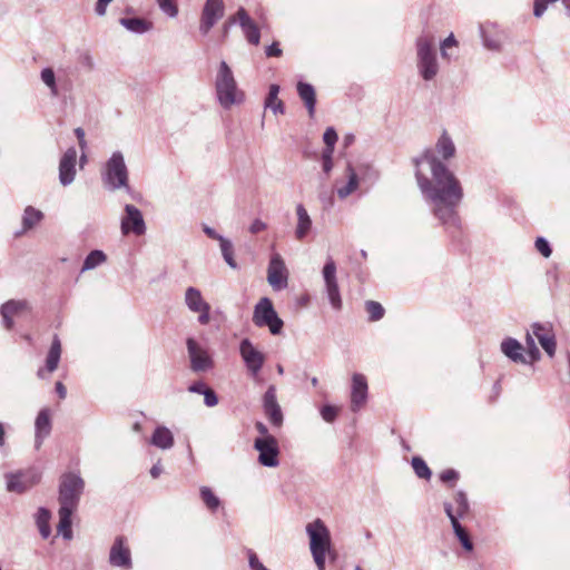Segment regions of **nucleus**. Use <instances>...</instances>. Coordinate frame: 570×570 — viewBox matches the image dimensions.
<instances>
[{"label":"nucleus","instance_id":"nucleus-14","mask_svg":"<svg viewBox=\"0 0 570 570\" xmlns=\"http://www.w3.org/2000/svg\"><path fill=\"white\" fill-rule=\"evenodd\" d=\"M120 228L122 235L135 234L141 236L146 232V224L141 212L134 205L125 206V214L121 217Z\"/></svg>","mask_w":570,"mask_h":570},{"label":"nucleus","instance_id":"nucleus-10","mask_svg":"<svg viewBox=\"0 0 570 570\" xmlns=\"http://www.w3.org/2000/svg\"><path fill=\"white\" fill-rule=\"evenodd\" d=\"M190 368L195 373L207 372L214 367V361L208 351L196 340L189 337L186 341Z\"/></svg>","mask_w":570,"mask_h":570},{"label":"nucleus","instance_id":"nucleus-38","mask_svg":"<svg viewBox=\"0 0 570 570\" xmlns=\"http://www.w3.org/2000/svg\"><path fill=\"white\" fill-rule=\"evenodd\" d=\"M219 246H220L222 255H223L225 262L227 263V265L230 268L236 269L238 267V265L234 258V248H233L232 242L227 238L222 239V242L219 243Z\"/></svg>","mask_w":570,"mask_h":570},{"label":"nucleus","instance_id":"nucleus-8","mask_svg":"<svg viewBox=\"0 0 570 570\" xmlns=\"http://www.w3.org/2000/svg\"><path fill=\"white\" fill-rule=\"evenodd\" d=\"M239 354L248 373L253 377H256L265 364V354L257 350L249 338H243L240 341Z\"/></svg>","mask_w":570,"mask_h":570},{"label":"nucleus","instance_id":"nucleus-13","mask_svg":"<svg viewBox=\"0 0 570 570\" xmlns=\"http://www.w3.org/2000/svg\"><path fill=\"white\" fill-rule=\"evenodd\" d=\"M185 304L193 313H198V322L207 325L210 322V305L203 298L200 291L196 287H187L185 291Z\"/></svg>","mask_w":570,"mask_h":570},{"label":"nucleus","instance_id":"nucleus-12","mask_svg":"<svg viewBox=\"0 0 570 570\" xmlns=\"http://www.w3.org/2000/svg\"><path fill=\"white\" fill-rule=\"evenodd\" d=\"M322 274L330 304L334 309L340 311L342 308V298L336 278V265L332 258H328L325 263Z\"/></svg>","mask_w":570,"mask_h":570},{"label":"nucleus","instance_id":"nucleus-23","mask_svg":"<svg viewBox=\"0 0 570 570\" xmlns=\"http://www.w3.org/2000/svg\"><path fill=\"white\" fill-rule=\"evenodd\" d=\"M60 357L61 343L58 335H55L48 355L46 357V366L38 370L37 376L43 380L47 377V374L55 372L58 368Z\"/></svg>","mask_w":570,"mask_h":570},{"label":"nucleus","instance_id":"nucleus-22","mask_svg":"<svg viewBox=\"0 0 570 570\" xmlns=\"http://www.w3.org/2000/svg\"><path fill=\"white\" fill-rule=\"evenodd\" d=\"M531 330H532V334L539 341V343L542 346V348L544 350V352L550 357H553L556 354L557 343H556L554 334L552 333L551 328L548 326H544L540 323H534L531 325Z\"/></svg>","mask_w":570,"mask_h":570},{"label":"nucleus","instance_id":"nucleus-54","mask_svg":"<svg viewBox=\"0 0 570 570\" xmlns=\"http://www.w3.org/2000/svg\"><path fill=\"white\" fill-rule=\"evenodd\" d=\"M204 403L208 407H213L218 404V397L215 392L208 387V390L204 393Z\"/></svg>","mask_w":570,"mask_h":570},{"label":"nucleus","instance_id":"nucleus-56","mask_svg":"<svg viewBox=\"0 0 570 570\" xmlns=\"http://www.w3.org/2000/svg\"><path fill=\"white\" fill-rule=\"evenodd\" d=\"M267 228V225L266 223H264L263 220L261 219H255L250 226H249V232L252 234H258V233H262L264 232L265 229Z\"/></svg>","mask_w":570,"mask_h":570},{"label":"nucleus","instance_id":"nucleus-60","mask_svg":"<svg viewBox=\"0 0 570 570\" xmlns=\"http://www.w3.org/2000/svg\"><path fill=\"white\" fill-rule=\"evenodd\" d=\"M203 230L204 233L212 239H216L218 240L219 243L222 242V239H225L224 236L219 235L214 228L207 226V225H204L203 226Z\"/></svg>","mask_w":570,"mask_h":570},{"label":"nucleus","instance_id":"nucleus-50","mask_svg":"<svg viewBox=\"0 0 570 570\" xmlns=\"http://www.w3.org/2000/svg\"><path fill=\"white\" fill-rule=\"evenodd\" d=\"M338 410L335 406L332 405H324L321 410V415L324 421L331 423L333 422L337 416Z\"/></svg>","mask_w":570,"mask_h":570},{"label":"nucleus","instance_id":"nucleus-18","mask_svg":"<svg viewBox=\"0 0 570 570\" xmlns=\"http://www.w3.org/2000/svg\"><path fill=\"white\" fill-rule=\"evenodd\" d=\"M238 22L247 41L252 45H258L261 39L259 29L244 8H239L234 17H230L228 24Z\"/></svg>","mask_w":570,"mask_h":570},{"label":"nucleus","instance_id":"nucleus-49","mask_svg":"<svg viewBox=\"0 0 570 570\" xmlns=\"http://www.w3.org/2000/svg\"><path fill=\"white\" fill-rule=\"evenodd\" d=\"M278 404L276 399V389L274 385H271L264 394L263 397V407L272 406Z\"/></svg>","mask_w":570,"mask_h":570},{"label":"nucleus","instance_id":"nucleus-29","mask_svg":"<svg viewBox=\"0 0 570 570\" xmlns=\"http://www.w3.org/2000/svg\"><path fill=\"white\" fill-rule=\"evenodd\" d=\"M150 443L158 449L169 450L174 446V435L166 426H157L153 433Z\"/></svg>","mask_w":570,"mask_h":570},{"label":"nucleus","instance_id":"nucleus-51","mask_svg":"<svg viewBox=\"0 0 570 570\" xmlns=\"http://www.w3.org/2000/svg\"><path fill=\"white\" fill-rule=\"evenodd\" d=\"M248 564L250 570H269L259 561L257 554L252 550L248 551Z\"/></svg>","mask_w":570,"mask_h":570},{"label":"nucleus","instance_id":"nucleus-43","mask_svg":"<svg viewBox=\"0 0 570 570\" xmlns=\"http://www.w3.org/2000/svg\"><path fill=\"white\" fill-rule=\"evenodd\" d=\"M454 501L456 503V509L455 511L453 510L454 515L458 517V519L463 518L469 511V502L465 493L463 491L456 492Z\"/></svg>","mask_w":570,"mask_h":570},{"label":"nucleus","instance_id":"nucleus-61","mask_svg":"<svg viewBox=\"0 0 570 570\" xmlns=\"http://www.w3.org/2000/svg\"><path fill=\"white\" fill-rule=\"evenodd\" d=\"M75 135L78 139L79 147L83 150L87 147V141L85 139V130L78 127L75 129Z\"/></svg>","mask_w":570,"mask_h":570},{"label":"nucleus","instance_id":"nucleus-37","mask_svg":"<svg viewBox=\"0 0 570 570\" xmlns=\"http://www.w3.org/2000/svg\"><path fill=\"white\" fill-rule=\"evenodd\" d=\"M50 518H51V513L48 509L40 508L38 510L36 522H37L39 532L43 539L49 538V535L51 533V528L49 524Z\"/></svg>","mask_w":570,"mask_h":570},{"label":"nucleus","instance_id":"nucleus-17","mask_svg":"<svg viewBox=\"0 0 570 570\" xmlns=\"http://www.w3.org/2000/svg\"><path fill=\"white\" fill-rule=\"evenodd\" d=\"M40 474L36 471H20L7 475V490L23 493L39 483Z\"/></svg>","mask_w":570,"mask_h":570},{"label":"nucleus","instance_id":"nucleus-16","mask_svg":"<svg viewBox=\"0 0 570 570\" xmlns=\"http://www.w3.org/2000/svg\"><path fill=\"white\" fill-rule=\"evenodd\" d=\"M109 563L124 570L132 568L131 552L125 537L118 535L115 539L109 551Z\"/></svg>","mask_w":570,"mask_h":570},{"label":"nucleus","instance_id":"nucleus-63","mask_svg":"<svg viewBox=\"0 0 570 570\" xmlns=\"http://www.w3.org/2000/svg\"><path fill=\"white\" fill-rule=\"evenodd\" d=\"M163 473V466L160 464V462H157L156 464H154L150 469V475L154 478V479H157L160 474Z\"/></svg>","mask_w":570,"mask_h":570},{"label":"nucleus","instance_id":"nucleus-3","mask_svg":"<svg viewBox=\"0 0 570 570\" xmlns=\"http://www.w3.org/2000/svg\"><path fill=\"white\" fill-rule=\"evenodd\" d=\"M215 89L217 100L225 109H229L232 106L244 101V92L238 89L233 71L224 60L220 61L217 70Z\"/></svg>","mask_w":570,"mask_h":570},{"label":"nucleus","instance_id":"nucleus-28","mask_svg":"<svg viewBox=\"0 0 570 570\" xmlns=\"http://www.w3.org/2000/svg\"><path fill=\"white\" fill-rule=\"evenodd\" d=\"M297 94L305 104L308 115L313 117L316 105V92L314 87L307 82L299 81L297 83Z\"/></svg>","mask_w":570,"mask_h":570},{"label":"nucleus","instance_id":"nucleus-42","mask_svg":"<svg viewBox=\"0 0 570 570\" xmlns=\"http://www.w3.org/2000/svg\"><path fill=\"white\" fill-rule=\"evenodd\" d=\"M40 77L42 82L50 89L51 96L57 97L59 91L53 70L51 68H45L41 70Z\"/></svg>","mask_w":570,"mask_h":570},{"label":"nucleus","instance_id":"nucleus-44","mask_svg":"<svg viewBox=\"0 0 570 570\" xmlns=\"http://www.w3.org/2000/svg\"><path fill=\"white\" fill-rule=\"evenodd\" d=\"M266 416L268 417L269 422L276 426L279 428L283 424V413L281 410L279 404L267 406L264 409Z\"/></svg>","mask_w":570,"mask_h":570},{"label":"nucleus","instance_id":"nucleus-15","mask_svg":"<svg viewBox=\"0 0 570 570\" xmlns=\"http://www.w3.org/2000/svg\"><path fill=\"white\" fill-rule=\"evenodd\" d=\"M225 6L223 0H206L199 22V31L206 36L223 18Z\"/></svg>","mask_w":570,"mask_h":570},{"label":"nucleus","instance_id":"nucleus-27","mask_svg":"<svg viewBox=\"0 0 570 570\" xmlns=\"http://www.w3.org/2000/svg\"><path fill=\"white\" fill-rule=\"evenodd\" d=\"M27 307L28 303L26 301H9L1 305L0 314L7 330H11L13 326L12 316Z\"/></svg>","mask_w":570,"mask_h":570},{"label":"nucleus","instance_id":"nucleus-33","mask_svg":"<svg viewBox=\"0 0 570 570\" xmlns=\"http://www.w3.org/2000/svg\"><path fill=\"white\" fill-rule=\"evenodd\" d=\"M119 23L128 31L137 35H142L153 27L150 22L142 18H120Z\"/></svg>","mask_w":570,"mask_h":570},{"label":"nucleus","instance_id":"nucleus-7","mask_svg":"<svg viewBox=\"0 0 570 570\" xmlns=\"http://www.w3.org/2000/svg\"><path fill=\"white\" fill-rule=\"evenodd\" d=\"M85 482L76 473H66L60 479L59 503L62 508L76 509L83 491Z\"/></svg>","mask_w":570,"mask_h":570},{"label":"nucleus","instance_id":"nucleus-20","mask_svg":"<svg viewBox=\"0 0 570 570\" xmlns=\"http://www.w3.org/2000/svg\"><path fill=\"white\" fill-rule=\"evenodd\" d=\"M367 381L363 374L355 373L352 376L351 410L357 412L367 400Z\"/></svg>","mask_w":570,"mask_h":570},{"label":"nucleus","instance_id":"nucleus-2","mask_svg":"<svg viewBox=\"0 0 570 570\" xmlns=\"http://www.w3.org/2000/svg\"><path fill=\"white\" fill-rule=\"evenodd\" d=\"M416 68L425 80H433L439 73L436 40L432 33H422L416 39Z\"/></svg>","mask_w":570,"mask_h":570},{"label":"nucleus","instance_id":"nucleus-21","mask_svg":"<svg viewBox=\"0 0 570 570\" xmlns=\"http://www.w3.org/2000/svg\"><path fill=\"white\" fill-rule=\"evenodd\" d=\"M52 424L50 417V410L45 407L40 410L35 421V448L39 450L45 441L51 433Z\"/></svg>","mask_w":570,"mask_h":570},{"label":"nucleus","instance_id":"nucleus-55","mask_svg":"<svg viewBox=\"0 0 570 570\" xmlns=\"http://www.w3.org/2000/svg\"><path fill=\"white\" fill-rule=\"evenodd\" d=\"M481 32H482V40H483V45H484V47H487V48H488V49H490V50H500V48H501V43H500V41L489 38V37L483 32V30H482V29H481Z\"/></svg>","mask_w":570,"mask_h":570},{"label":"nucleus","instance_id":"nucleus-1","mask_svg":"<svg viewBox=\"0 0 570 570\" xmlns=\"http://www.w3.org/2000/svg\"><path fill=\"white\" fill-rule=\"evenodd\" d=\"M413 161L417 186L425 202L432 205L434 216L446 228L459 229L461 219L456 207L463 199L460 180L432 150H424Z\"/></svg>","mask_w":570,"mask_h":570},{"label":"nucleus","instance_id":"nucleus-40","mask_svg":"<svg viewBox=\"0 0 570 570\" xmlns=\"http://www.w3.org/2000/svg\"><path fill=\"white\" fill-rule=\"evenodd\" d=\"M412 468L416 474L417 478L423 480H430L432 476V472L425 461L420 456H414L412 459Z\"/></svg>","mask_w":570,"mask_h":570},{"label":"nucleus","instance_id":"nucleus-34","mask_svg":"<svg viewBox=\"0 0 570 570\" xmlns=\"http://www.w3.org/2000/svg\"><path fill=\"white\" fill-rule=\"evenodd\" d=\"M278 94L279 86L273 83L269 86L268 95L265 99V108H269L275 115L285 112L284 104L278 99Z\"/></svg>","mask_w":570,"mask_h":570},{"label":"nucleus","instance_id":"nucleus-52","mask_svg":"<svg viewBox=\"0 0 570 570\" xmlns=\"http://www.w3.org/2000/svg\"><path fill=\"white\" fill-rule=\"evenodd\" d=\"M323 140L327 147H334L337 141V134L335 129L328 127L323 135Z\"/></svg>","mask_w":570,"mask_h":570},{"label":"nucleus","instance_id":"nucleus-62","mask_svg":"<svg viewBox=\"0 0 570 570\" xmlns=\"http://www.w3.org/2000/svg\"><path fill=\"white\" fill-rule=\"evenodd\" d=\"M282 55V50L278 47L277 42L272 43L266 48V56L267 57H278Z\"/></svg>","mask_w":570,"mask_h":570},{"label":"nucleus","instance_id":"nucleus-48","mask_svg":"<svg viewBox=\"0 0 570 570\" xmlns=\"http://www.w3.org/2000/svg\"><path fill=\"white\" fill-rule=\"evenodd\" d=\"M535 248L543 257L548 258L551 256L552 249L546 238L538 237L535 239Z\"/></svg>","mask_w":570,"mask_h":570},{"label":"nucleus","instance_id":"nucleus-25","mask_svg":"<svg viewBox=\"0 0 570 570\" xmlns=\"http://www.w3.org/2000/svg\"><path fill=\"white\" fill-rule=\"evenodd\" d=\"M444 511H445L446 515L449 517L452 528H453V531H454L456 538L459 539V541L461 542L462 547L466 551H472L473 543H472L468 532L464 530V528L459 522L458 517L454 515L452 504L449 502H445Z\"/></svg>","mask_w":570,"mask_h":570},{"label":"nucleus","instance_id":"nucleus-64","mask_svg":"<svg viewBox=\"0 0 570 570\" xmlns=\"http://www.w3.org/2000/svg\"><path fill=\"white\" fill-rule=\"evenodd\" d=\"M56 392L58 393L60 399H65L67 395L66 386L61 382L56 383Z\"/></svg>","mask_w":570,"mask_h":570},{"label":"nucleus","instance_id":"nucleus-53","mask_svg":"<svg viewBox=\"0 0 570 570\" xmlns=\"http://www.w3.org/2000/svg\"><path fill=\"white\" fill-rule=\"evenodd\" d=\"M459 479V473L453 469L444 470L440 474V480L444 483L455 482Z\"/></svg>","mask_w":570,"mask_h":570},{"label":"nucleus","instance_id":"nucleus-24","mask_svg":"<svg viewBox=\"0 0 570 570\" xmlns=\"http://www.w3.org/2000/svg\"><path fill=\"white\" fill-rule=\"evenodd\" d=\"M501 352L514 363L529 364L527 356L523 354L524 347L515 338L508 337L501 342Z\"/></svg>","mask_w":570,"mask_h":570},{"label":"nucleus","instance_id":"nucleus-46","mask_svg":"<svg viewBox=\"0 0 570 570\" xmlns=\"http://www.w3.org/2000/svg\"><path fill=\"white\" fill-rule=\"evenodd\" d=\"M458 41L454 38L453 33H451L449 37H446L440 45L441 56L443 59H450L451 52L450 49L456 48Z\"/></svg>","mask_w":570,"mask_h":570},{"label":"nucleus","instance_id":"nucleus-11","mask_svg":"<svg viewBox=\"0 0 570 570\" xmlns=\"http://www.w3.org/2000/svg\"><path fill=\"white\" fill-rule=\"evenodd\" d=\"M267 282L275 291H282L288 285V271L278 253L271 256L267 268Z\"/></svg>","mask_w":570,"mask_h":570},{"label":"nucleus","instance_id":"nucleus-32","mask_svg":"<svg viewBox=\"0 0 570 570\" xmlns=\"http://www.w3.org/2000/svg\"><path fill=\"white\" fill-rule=\"evenodd\" d=\"M76 509L62 508L59 509V523H58V532L66 540L72 539V530H71V514Z\"/></svg>","mask_w":570,"mask_h":570},{"label":"nucleus","instance_id":"nucleus-41","mask_svg":"<svg viewBox=\"0 0 570 570\" xmlns=\"http://www.w3.org/2000/svg\"><path fill=\"white\" fill-rule=\"evenodd\" d=\"M200 497L203 502L210 511H215L220 505V500L214 494L208 487L200 488Z\"/></svg>","mask_w":570,"mask_h":570},{"label":"nucleus","instance_id":"nucleus-58","mask_svg":"<svg viewBox=\"0 0 570 570\" xmlns=\"http://www.w3.org/2000/svg\"><path fill=\"white\" fill-rule=\"evenodd\" d=\"M112 0H98L96 3L95 11L98 16L102 17L107 12V7Z\"/></svg>","mask_w":570,"mask_h":570},{"label":"nucleus","instance_id":"nucleus-45","mask_svg":"<svg viewBox=\"0 0 570 570\" xmlns=\"http://www.w3.org/2000/svg\"><path fill=\"white\" fill-rule=\"evenodd\" d=\"M365 307H366V312L368 313L370 315V320L371 321H379L383 317L384 315V308L383 306L377 303V302H374V301H367L366 304H365Z\"/></svg>","mask_w":570,"mask_h":570},{"label":"nucleus","instance_id":"nucleus-47","mask_svg":"<svg viewBox=\"0 0 570 570\" xmlns=\"http://www.w3.org/2000/svg\"><path fill=\"white\" fill-rule=\"evenodd\" d=\"M159 9L170 18L178 14V8L173 0H156Z\"/></svg>","mask_w":570,"mask_h":570},{"label":"nucleus","instance_id":"nucleus-35","mask_svg":"<svg viewBox=\"0 0 570 570\" xmlns=\"http://www.w3.org/2000/svg\"><path fill=\"white\" fill-rule=\"evenodd\" d=\"M346 174H347V178H348L347 184L345 186H343V187H338L337 190H336L337 191V196L341 199H344L347 196H350L358 187L357 175H356V173L354 171V169H353V167L351 165L347 166Z\"/></svg>","mask_w":570,"mask_h":570},{"label":"nucleus","instance_id":"nucleus-9","mask_svg":"<svg viewBox=\"0 0 570 570\" xmlns=\"http://www.w3.org/2000/svg\"><path fill=\"white\" fill-rule=\"evenodd\" d=\"M254 449L258 452L257 461L266 468L279 465V446L276 438L255 439Z\"/></svg>","mask_w":570,"mask_h":570},{"label":"nucleus","instance_id":"nucleus-30","mask_svg":"<svg viewBox=\"0 0 570 570\" xmlns=\"http://www.w3.org/2000/svg\"><path fill=\"white\" fill-rule=\"evenodd\" d=\"M434 155L441 156L442 159L448 160L455 155V146L451 137L444 131L436 141L435 149H431Z\"/></svg>","mask_w":570,"mask_h":570},{"label":"nucleus","instance_id":"nucleus-19","mask_svg":"<svg viewBox=\"0 0 570 570\" xmlns=\"http://www.w3.org/2000/svg\"><path fill=\"white\" fill-rule=\"evenodd\" d=\"M76 161L77 150L70 147L65 151L59 163V181L62 186H68L75 180Z\"/></svg>","mask_w":570,"mask_h":570},{"label":"nucleus","instance_id":"nucleus-4","mask_svg":"<svg viewBox=\"0 0 570 570\" xmlns=\"http://www.w3.org/2000/svg\"><path fill=\"white\" fill-rule=\"evenodd\" d=\"M306 533L309 538V550L318 570L325 569L326 554L331 549V533L321 519L306 524Z\"/></svg>","mask_w":570,"mask_h":570},{"label":"nucleus","instance_id":"nucleus-39","mask_svg":"<svg viewBox=\"0 0 570 570\" xmlns=\"http://www.w3.org/2000/svg\"><path fill=\"white\" fill-rule=\"evenodd\" d=\"M534 337L535 336L532 334V332L527 333L524 350L529 356V364L539 361L541 357V353L535 344Z\"/></svg>","mask_w":570,"mask_h":570},{"label":"nucleus","instance_id":"nucleus-5","mask_svg":"<svg viewBox=\"0 0 570 570\" xmlns=\"http://www.w3.org/2000/svg\"><path fill=\"white\" fill-rule=\"evenodd\" d=\"M253 323L257 327H267L273 335H279L284 327L283 320L268 297H262L254 306Z\"/></svg>","mask_w":570,"mask_h":570},{"label":"nucleus","instance_id":"nucleus-26","mask_svg":"<svg viewBox=\"0 0 570 570\" xmlns=\"http://www.w3.org/2000/svg\"><path fill=\"white\" fill-rule=\"evenodd\" d=\"M297 224L295 228V237L297 240H303L312 230L313 222L306 208L298 204L296 206Z\"/></svg>","mask_w":570,"mask_h":570},{"label":"nucleus","instance_id":"nucleus-6","mask_svg":"<svg viewBox=\"0 0 570 570\" xmlns=\"http://www.w3.org/2000/svg\"><path fill=\"white\" fill-rule=\"evenodd\" d=\"M102 179L111 190L128 188V170L120 151H115L106 163Z\"/></svg>","mask_w":570,"mask_h":570},{"label":"nucleus","instance_id":"nucleus-57","mask_svg":"<svg viewBox=\"0 0 570 570\" xmlns=\"http://www.w3.org/2000/svg\"><path fill=\"white\" fill-rule=\"evenodd\" d=\"M255 429L261 434V436L257 439L275 438L274 435L269 434L267 426L263 422H256Z\"/></svg>","mask_w":570,"mask_h":570},{"label":"nucleus","instance_id":"nucleus-59","mask_svg":"<svg viewBox=\"0 0 570 570\" xmlns=\"http://www.w3.org/2000/svg\"><path fill=\"white\" fill-rule=\"evenodd\" d=\"M208 390V387L203 382H195L189 385L188 391L191 393L203 394Z\"/></svg>","mask_w":570,"mask_h":570},{"label":"nucleus","instance_id":"nucleus-31","mask_svg":"<svg viewBox=\"0 0 570 570\" xmlns=\"http://www.w3.org/2000/svg\"><path fill=\"white\" fill-rule=\"evenodd\" d=\"M43 218L42 212L36 209L32 206H28L22 216V230L16 233L17 236L22 235L24 232L33 228L37 224H39Z\"/></svg>","mask_w":570,"mask_h":570},{"label":"nucleus","instance_id":"nucleus-36","mask_svg":"<svg viewBox=\"0 0 570 570\" xmlns=\"http://www.w3.org/2000/svg\"><path fill=\"white\" fill-rule=\"evenodd\" d=\"M106 261H107V255L102 250H100V249L91 250L86 256V258L83 261V264L81 267V273L95 269L99 265L104 264Z\"/></svg>","mask_w":570,"mask_h":570}]
</instances>
